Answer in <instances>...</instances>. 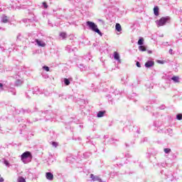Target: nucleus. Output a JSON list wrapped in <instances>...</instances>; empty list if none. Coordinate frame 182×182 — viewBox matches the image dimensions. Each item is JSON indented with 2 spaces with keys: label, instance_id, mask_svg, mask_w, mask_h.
<instances>
[{
  "label": "nucleus",
  "instance_id": "nucleus-1",
  "mask_svg": "<svg viewBox=\"0 0 182 182\" xmlns=\"http://www.w3.org/2000/svg\"><path fill=\"white\" fill-rule=\"evenodd\" d=\"M107 90L110 93L106 96L108 99L109 103H110V105H114V101L119 100V98L122 95V92L114 88L113 86H111L109 89H107Z\"/></svg>",
  "mask_w": 182,
  "mask_h": 182
},
{
  "label": "nucleus",
  "instance_id": "nucleus-2",
  "mask_svg": "<svg viewBox=\"0 0 182 182\" xmlns=\"http://www.w3.org/2000/svg\"><path fill=\"white\" fill-rule=\"evenodd\" d=\"M86 25L87 26H88L90 31H92V32H95V33H98L100 36H103V33H102V31H100L99 28H97V25H96V23L92 21H87Z\"/></svg>",
  "mask_w": 182,
  "mask_h": 182
},
{
  "label": "nucleus",
  "instance_id": "nucleus-3",
  "mask_svg": "<svg viewBox=\"0 0 182 182\" xmlns=\"http://www.w3.org/2000/svg\"><path fill=\"white\" fill-rule=\"evenodd\" d=\"M168 22H170L169 16L161 17L159 20L156 21V23L158 28H160V26H164V25Z\"/></svg>",
  "mask_w": 182,
  "mask_h": 182
},
{
  "label": "nucleus",
  "instance_id": "nucleus-4",
  "mask_svg": "<svg viewBox=\"0 0 182 182\" xmlns=\"http://www.w3.org/2000/svg\"><path fill=\"white\" fill-rule=\"evenodd\" d=\"M32 159V154L30 151H26L21 154V160H26V159Z\"/></svg>",
  "mask_w": 182,
  "mask_h": 182
},
{
  "label": "nucleus",
  "instance_id": "nucleus-5",
  "mask_svg": "<svg viewBox=\"0 0 182 182\" xmlns=\"http://www.w3.org/2000/svg\"><path fill=\"white\" fill-rule=\"evenodd\" d=\"M0 22L1 23H8L9 22V17L5 14H3L1 16Z\"/></svg>",
  "mask_w": 182,
  "mask_h": 182
},
{
  "label": "nucleus",
  "instance_id": "nucleus-6",
  "mask_svg": "<svg viewBox=\"0 0 182 182\" xmlns=\"http://www.w3.org/2000/svg\"><path fill=\"white\" fill-rule=\"evenodd\" d=\"M16 113L18 114H28L31 113V110L29 109H23V108L18 109H16Z\"/></svg>",
  "mask_w": 182,
  "mask_h": 182
},
{
  "label": "nucleus",
  "instance_id": "nucleus-7",
  "mask_svg": "<svg viewBox=\"0 0 182 182\" xmlns=\"http://www.w3.org/2000/svg\"><path fill=\"white\" fill-rule=\"evenodd\" d=\"M35 42L40 48H45L46 46V43L39 39H36Z\"/></svg>",
  "mask_w": 182,
  "mask_h": 182
},
{
  "label": "nucleus",
  "instance_id": "nucleus-8",
  "mask_svg": "<svg viewBox=\"0 0 182 182\" xmlns=\"http://www.w3.org/2000/svg\"><path fill=\"white\" fill-rule=\"evenodd\" d=\"M32 93L33 95H41L42 92H41L39 87H33L32 88Z\"/></svg>",
  "mask_w": 182,
  "mask_h": 182
},
{
  "label": "nucleus",
  "instance_id": "nucleus-9",
  "mask_svg": "<svg viewBox=\"0 0 182 182\" xmlns=\"http://www.w3.org/2000/svg\"><path fill=\"white\" fill-rule=\"evenodd\" d=\"M14 77H16V79H17L14 84L15 86L18 87V86H21L22 85V83H23V81H22V80H19V75H17Z\"/></svg>",
  "mask_w": 182,
  "mask_h": 182
},
{
  "label": "nucleus",
  "instance_id": "nucleus-10",
  "mask_svg": "<svg viewBox=\"0 0 182 182\" xmlns=\"http://www.w3.org/2000/svg\"><path fill=\"white\" fill-rule=\"evenodd\" d=\"M114 59L118 62V63H122V60H120V55H119V53L114 52Z\"/></svg>",
  "mask_w": 182,
  "mask_h": 182
},
{
  "label": "nucleus",
  "instance_id": "nucleus-11",
  "mask_svg": "<svg viewBox=\"0 0 182 182\" xmlns=\"http://www.w3.org/2000/svg\"><path fill=\"white\" fill-rule=\"evenodd\" d=\"M153 66H154V61L153 60H148L146 63H145V68H153Z\"/></svg>",
  "mask_w": 182,
  "mask_h": 182
},
{
  "label": "nucleus",
  "instance_id": "nucleus-12",
  "mask_svg": "<svg viewBox=\"0 0 182 182\" xmlns=\"http://www.w3.org/2000/svg\"><path fill=\"white\" fill-rule=\"evenodd\" d=\"M73 80V78L70 77V78H64L63 82L65 86H69L70 85V82Z\"/></svg>",
  "mask_w": 182,
  "mask_h": 182
},
{
  "label": "nucleus",
  "instance_id": "nucleus-13",
  "mask_svg": "<svg viewBox=\"0 0 182 182\" xmlns=\"http://www.w3.org/2000/svg\"><path fill=\"white\" fill-rule=\"evenodd\" d=\"M46 177L47 180H50V181L53 180V174L50 172H47L46 173Z\"/></svg>",
  "mask_w": 182,
  "mask_h": 182
},
{
  "label": "nucleus",
  "instance_id": "nucleus-14",
  "mask_svg": "<svg viewBox=\"0 0 182 182\" xmlns=\"http://www.w3.org/2000/svg\"><path fill=\"white\" fill-rule=\"evenodd\" d=\"M171 80H173L174 83H180V77L178 76L171 77Z\"/></svg>",
  "mask_w": 182,
  "mask_h": 182
},
{
  "label": "nucleus",
  "instance_id": "nucleus-15",
  "mask_svg": "<svg viewBox=\"0 0 182 182\" xmlns=\"http://www.w3.org/2000/svg\"><path fill=\"white\" fill-rule=\"evenodd\" d=\"M90 178H92V180L93 181H101L100 178H99V176H95V175H93V173H91Z\"/></svg>",
  "mask_w": 182,
  "mask_h": 182
},
{
  "label": "nucleus",
  "instance_id": "nucleus-16",
  "mask_svg": "<svg viewBox=\"0 0 182 182\" xmlns=\"http://www.w3.org/2000/svg\"><path fill=\"white\" fill-rule=\"evenodd\" d=\"M59 36L60 38H61V39L64 40L68 38V33H66L65 32H60Z\"/></svg>",
  "mask_w": 182,
  "mask_h": 182
},
{
  "label": "nucleus",
  "instance_id": "nucleus-17",
  "mask_svg": "<svg viewBox=\"0 0 182 182\" xmlns=\"http://www.w3.org/2000/svg\"><path fill=\"white\" fill-rule=\"evenodd\" d=\"M162 79L164 80H171V75H167V74H164L162 76Z\"/></svg>",
  "mask_w": 182,
  "mask_h": 182
},
{
  "label": "nucleus",
  "instance_id": "nucleus-18",
  "mask_svg": "<svg viewBox=\"0 0 182 182\" xmlns=\"http://www.w3.org/2000/svg\"><path fill=\"white\" fill-rule=\"evenodd\" d=\"M115 29L117 32H122V26L120 23H117L115 25Z\"/></svg>",
  "mask_w": 182,
  "mask_h": 182
},
{
  "label": "nucleus",
  "instance_id": "nucleus-19",
  "mask_svg": "<svg viewBox=\"0 0 182 182\" xmlns=\"http://www.w3.org/2000/svg\"><path fill=\"white\" fill-rule=\"evenodd\" d=\"M9 92L11 93V95H14V96L16 95V90L14 87L9 88Z\"/></svg>",
  "mask_w": 182,
  "mask_h": 182
},
{
  "label": "nucleus",
  "instance_id": "nucleus-20",
  "mask_svg": "<svg viewBox=\"0 0 182 182\" xmlns=\"http://www.w3.org/2000/svg\"><path fill=\"white\" fill-rule=\"evenodd\" d=\"M154 14L155 16H159V6H156L154 8Z\"/></svg>",
  "mask_w": 182,
  "mask_h": 182
},
{
  "label": "nucleus",
  "instance_id": "nucleus-21",
  "mask_svg": "<svg viewBox=\"0 0 182 182\" xmlns=\"http://www.w3.org/2000/svg\"><path fill=\"white\" fill-rule=\"evenodd\" d=\"M78 68H80V70H81V72H83V71L86 70V69H87V67L84 66L83 64H80Z\"/></svg>",
  "mask_w": 182,
  "mask_h": 182
},
{
  "label": "nucleus",
  "instance_id": "nucleus-22",
  "mask_svg": "<svg viewBox=\"0 0 182 182\" xmlns=\"http://www.w3.org/2000/svg\"><path fill=\"white\" fill-rule=\"evenodd\" d=\"M143 43H144V38H143V37H140L139 41H138V45L142 46Z\"/></svg>",
  "mask_w": 182,
  "mask_h": 182
},
{
  "label": "nucleus",
  "instance_id": "nucleus-23",
  "mask_svg": "<svg viewBox=\"0 0 182 182\" xmlns=\"http://www.w3.org/2000/svg\"><path fill=\"white\" fill-rule=\"evenodd\" d=\"M139 50L141 51V52H146V46H139Z\"/></svg>",
  "mask_w": 182,
  "mask_h": 182
},
{
  "label": "nucleus",
  "instance_id": "nucleus-24",
  "mask_svg": "<svg viewBox=\"0 0 182 182\" xmlns=\"http://www.w3.org/2000/svg\"><path fill=\"white\" fill-rule=\"evenodd\" d=\"M136 96L137 94L133 93L132 95L128 97V99H129V100H134V97H136Z\"/></svg>",
  "mask_w": 182,
  "mask_h": 182
},
{
  "label": "nucleus",
  "instance_id": "nucleus-25",
  "mask_svg": "<svg viewBox=\"0 0 182 182\" xmlns=\"http://www.w3.org/2000/svg\"><path fill=\"white\" fill-rule=\"evenodd\" d=\"M65 50L68 52V53H70V52L73 51V49L71 48L70 46H67L65 47Z\"/></svg>",
  "mask_w": 182,
  "mask_h": 182
},
{
  "label": "nucleus",
  "instance_id": "nucleus-26",
  "mask_svg": "<svg viewBox=\"0 0 182 182\" xmlns=\"http://www.w3.org/2000/svg\"><path fill=\"white\" fill-rule=\"evenodd\" d=\"M18 182H26V180L23 177L20 176L18 178Z\"/></svg>",
  "mask_w": 182,
  "mask_h": 182
},
{
  "label": "nucleus",
  "instance_id": "nucleus-27",
  "mask_svg": "<svg viewBox=\"0 0 182 182\" xmlns=\"http://www.w3.org/2000/svg\"><path fill=\"white\" fill-rule=\"evenodd\" d=\"M164 153H166V154H168V153H170L171 151V149L168 148H166L164 149Z\"/></svg>",
  "mask_w": 182,
  "mask_h": 182
},
{
  "label": "nucleus",
  "instance_id": "nucleus-28",
  "mask_svg": "<svg viewBox=\"0 0 182 182\" xmlns=\"http://www.w3.org/2000/svg\"><path fill=\"white\" fill-rule=\"evenodd\" d=\"M85 59H86L87 60H90V59H92V55H90V53H88V54L85 56Z\"/></svg>",
  "mask_w": 182,
  "mask_h": 182
},
{
  "label": "nucleus",
  "instance_id": "nucleus-29",
  "mask_svg": "<svg viewBox=\"0 0 182 182\" xmlns=\"http://www.w3.org/2000/svg\"><path fill=\"white\" fill-rule=\"evenodd\" d=\"M82 113H83L84 114H87V112H90V109H87L86 108H83V109L82 110Z\"/></svg>",
  "mask_w": 182,
  "mask_h": 182
},
{
  "label": "nucleus",
  "instance_id": "nucleus-30",
  "mask_svg": "<svg viewBox=\"0 0 182 182\" xmlns=\"http://www.w3.org/2000/svg\"><path fill=\"white\" fill-rule=\"evenodd\" d=\"M43 70H46V72H49V70H50L49 67H48L46 65L43 66Z\"/></svg>",
  "mask_w": 182,
  "mask_h": 182
},
{
  "label": "nucleus",
  "instance_id": "nucleus-31",
  "mask_svg": "<svg viewBox=\"0 0 182 182\" xmlns=\"http://www.w3.org/2000/svg\"><path fill=\"white\" fill-rule=\"evenodd\" d=\"M157 63H160V65H164V63H166V61L165 60H157Z\"/></svg>",
  "mask_w": 182,
  "mask_h": 182
},
{
  "label": "nucleus",
  "instance_id": "nucleus-32",
  "mask_svg": "<svg viewBox=\"0 0 182 182\" xmlns=\"http://www.w3.org/2000/svg\"><path fill=\"white\" fill-rule=\"evenodd\" d=\"M97 114H106V110L100 111Z\"/></svg>",
  "mask_w": 182,
  "mask_h": 182
},
{
  "label": "nucleus",
  "instance_id": "nucleus-33",
  "mask_svg": "<svg viewBox=\"0 0 182 182\" xmlns=\"http://www.w3.org/2000/svg\"><path fill=\"white\" fill-rule=\"evenodd\" d=\"M176 119H177L178 120H182V114H178V115L176 116Z\"/></svg>",
  "mask_w": 182,
  "mask_h": 182
},
{
  "label": "nucleus",
  "instance_id": "nucleus-34",
  "mask_svg": "<svg viewBox=\"0 0 182 182\" xmlns=\"http://www.w3.org/2000/svg\"><path fill=\"white\" fill-rule=\"evenodd\" d=\"M160 110H164V109H166V105H162L159 107Z\"/></svg>",
  "mask_w": 182,
  "mask_h": 182
},
{
  "label": "nucleus",
  "instance_id": "nucleus-35",
  "mask_svg": "<svg viewBox=\"0 0 182 182\" xmlns=\"http://www.w3.org/2000/svg\"><path fill=\"white\" fill-rule=\"evenodd\" d=\"M43 6H44V8L46 9H48V4H46V2H43Z\"/></svg>",
  "mask_w": 182,
  "mask_h": 182
},
{
  "label": "nucleus",
  "instance_id": "nucleus-36",
  "mask_svg": "<svg viewBox=\"0 0 182 182\" xmlns=\"http://www.w3.org/2000/svg\"><path fill=\"white\" fill-rule=\"evenodd\" d=\"M0 31H6V28L5 27H4V26L0 25Z\"/></svg>",
  "mask_w": 182,
  "mask_h": 182
},
{
  "label": "nucleus",
  "instance_id": "nucleus-37",
  "mask_svg": "<svg viewBox=\"0 0 182 182\" xmlns=\"http://www.w3.org/2000/svg\"><path fill=\"white\" fill-rule=\"evenodd\" d=\"M136 65L137 68H141V64H140V62H139V61H136Z\"/></svg>",
  "mask_w": 182,
  "mask_h": 182
},
{
  "label": "nucleus",
  "instance_id": "nucleus-38",
  "mask_svg": "<svg viewBox=\"0 0 182 182\" xmlns=\"http://www.w3.org/2000/svg\"><path fill=\"white\" fill-rule=\"evenodd\" d=\"M23 22H24V23L31 22V19L24 18V19H23Z\"/></svg>",
  "mask_w": 182,
  "mask_h": 182
},
{
  "label": "nucleus",
  "instance_id": "nucleus-39",
  "mask_svg": "<svg viewBox=\"0 0 182 182\" xmlns=\"http://www.w3.org/2000/svg\"><path fill=\"white\" fill-rule=\"evenodd\" d=\"M21 36H22L21 35V33H18V36H17V41H21Z\"/></svg>",
  "mask_w": 182,
  "mask_h": 182
},
{
  "label": "nucleus",
  "instance_id": "nucleus-40",
  "mask_svg": "<svg viewBox=\"0 0 182 182\" xmlns=\"http://www.w3.org/2000/svg\"><path fill=\"white\" fill-rule=\"evenodd\" d=\"M2 90H4V84L0 83V91L2 92Z\"/></svg>",
  "mask_w": 182,
  "mask_h": 182
},
{
  "label": "nucleus",
  "instance_id": "nucleus-41",
  "mask_svg": "<svg viewBox=\"0 0 182 182\" xmlns=\"http://www.w3.org/2000/svg\"><path fill=\"white\" fill-rule=\"evenodd\" d=\"M42 113H44L45 114H48V113H50V111L49 110H46L44 112H42Z\"/></svg>",
  "mask_w": 182,
  "mask_h": 182
},
{
  "label": "nucleus",
  "instance_id": "nucleus-42",
  "mask_svg": "<svg viewBox=\"0 0 182 182\" xmlns=\"http://www.w3.org/2000/svg\"><path fill=\"white\" fill-rule=\"evenodd\" d=\"M52 144L54 147H58V144L55 141L52 142Z\"/></svg>",
  "mask_w": 182,
  "mask_h": 182
},
{
  "label": "nucleus",
  "instance_id": "nucleus-43",
  "mask_svg": "<svg viewBox=\"0 0 182 182\" xmlns=\"http://www.w3.org/2000/svg\"><path fill=\"white\" fill-rule=\"evenodd\" d=\"M4 164L6 166H9V162L6 160L4 161Z\"/></svg>",
  "mask_w": 182,
  "mask_h": 182
},
{
  "label": "nucleus",
  "instance_id": "nucleus-44",
  "mask_svg": "<svg viewBox=\"0 0 182 182\" xmlns=\"http://www.w3.org/2000/svg\"><path fill=\"white\" fill-rule=\"evenodd\" d=\"M48 25H50V26H53V24H52V23H50V20H48Z\"/></svg>",
  "mask_w": 182,
  "mask_h": 182
},
{
  "label": "nucleus",
  "instance_id": "nucleus-45",
  "mask_svg": "<svg viewBox=\"0 0 182 182\" xmlns=\"http://www.w3.org/2000/svg\"><path fill=\"white\" fill-rule=\"evenodd\" d=\"M169 53L170 55H173V49H169Z\"/></svg>",
  "mask_w": 182,
  "mask_h": 182
},
{
  "label": "nucleus",
  "instance_id": "nucleus-46",
  "mask_svg": "<svg viewBox=\"0 0 182 182\" xmlns=\"http://www.w3.org/2000/svg\"><path fill=\"white\" fill-rule=\"evenodd\" d=\"M26 96L27 99H31V97H29V95H28V92L26 93Z\"/></svg>",
  "mask_w": 182,
  "mask_h": 182
},
{
  "label": "nucleus",
  "instance_id": "nucleus-47",
  "mask_svg": "<svg viewBox=\"0 0 182 182\" xmlns=\"http://www.w3.org/2000/svg\"><path fill=\"white\" fill-rule=\"evenodd\" d=\"M0 49L1 50V52H4L5 50V48H3V47L0 46Z\"/></svg>",
  "mask_w": 182,
  "mask_h": 182
},
{
  "label": "nucleus",
  "instance_id": "nucleus-48",
  "mask_svg": "<svg viewBox=\"0 0 182 182\" xmlns=\"http://www.w3.org/2000/svg\"><path fill=\"white\" fill-rule=\"evenodd\" d=\"M0 182H4V178L0 177Z\"/></svg>",
  "mask_w": 182,
  "mask_h": 182
},
{
  "label": "nucleus",
  "instance_id": "nucleus-49",
  "mask_svg": "<svg viewBox=\"0 0 182 182\" xmlns=\"http://www.w3.org/2000/svg\"><path fill=\"white\" fill-rule=\"evenodd\" d=\"M97 117H103V114H97Z\"/></svg>",
  "mask_w": 182,
  "mask_h": 182
},
{
  "label": "nucleus",
  "instance_id": "nucleus-50",
  "mask_svg": "<svg viewBox=\"0 0 182 182\" xmlns=\"http://www.w3.org/2000/svg\"><path fill=\"white\" fill-rule=\"evenodd\" d=\"M58 97H63V94H60V95H58Z\"/></svg>",
  "mask_w": 182,
  "mask_h": 182
},
{
  "label": "nucleus",
  "instance_id": "nucleus-51",
  "mask_svg": "<svg viewBox=\"0 0 182 182\" xmlns=\"http://www.w3.org/2000/svg\"><path fill=\"white\" fill-rule=\"evenodd\" d=\"M150 105H153L154 103V101H149Z\"/></svg>",
  "mask_w": 182,
  "mask_h": 182
},
{
  "label": "nucleus",
  "instance_id": "nucleus-52",
  "mask_svg": "<svg viewBox=\"0 0 182 182\" xmlns=\"http://www.w3.org/2000/svg\"><path fill=\"white\" fill-rule=\"evenodd\" d=\"M148 53H151V50H149V51H148Z\"/></svg>",
  "mask_w": 182,
  "mask_h": 182
},
{
  "label": "nucleus",
  "instance_id": "nucleus-53",
  "mask_svg": "<svg viewBox=\"0 0 182 182\" xmlns=\"http://www.w3.org/2000/svg\"><path fill=\"white\" fill-rule=\"evenodd\" d=\"M178 114H182L181 113H178Z\"/></svg>",
  "mask_w": 182,
  "mask_h": 182
},
{
  "label": "nucleus",
  "instance_id": "nucleus-54",
  "mask_svg": "<svg viewBox=\"0 0 182 182\" xmlns=\"http://www.w3.org/2000/svg\"><path fill=\"white\" fill-rule=\"evenodd\" d=\"M99 182H102V179H101V181H99Z\"/></svg>",
  "mask_w": 182,
  "mask_h": 182
},
{
  "label": "nucleus",
  "instance_id": "nucleus-55",
  "mask_svg": "<svg viewBox=\"0 0 182 182\" xmlns=\"http://www.w3.org/2000/svg\"><path fill=\"white\" fill-rule=\"evenodd\" d=\"M181 21H182V19L181 18Z\"/></svg>",
  "mask_w": 182,
  "mask_h": 182
}]
</instances>
